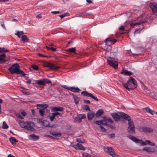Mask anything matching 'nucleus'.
<instances>
[{
	"mask_svg": "<svg viewBox=\"0 0 157 157\" xmlns=\"http://www.w3.org/2000/svg\"><path fill=\"white\" fill-rule=\"evenodd\" d=\"M44 67H49L51 69L54 70H57L59 68V67L56 66L52 63L48 62L44 63Z\"/></svg>",
	"mask_w": 157,
	"mask_h": 157,
	"instance_id": "nucleus-6",
	"label": "nucleus"
},
{
	"mask_svg": "<svg viewBox=\"0 0 157 157\" xmlns=\"http://www.w3.org/2000/svg\"><path fill=\"white\" fill-rule=\"evenodd\" d=\"M48 107L47 104H38L37 105V108L40 110H44Z\"/></svg>",
	"mask_w": 157,
	"mask_h": 157,
	"instance_id": "nucleus-22",
	"label": "nucleus"
},
{
	"mask_svg": "<svg viewBox=\"0 0 157 157\" xmlns=\"http://www.w3.org/2000/svg\"><path fill=\"white\" fill-rule=\"evenodd\" d=\"M9 140L11 144L13 145H15L16 142H17V141L13 137H10L9 139Z\"/></svg>",
	"mask_w": 157,
	"mask_h": 157,
	"instance_id": "nucleus-32",
	"label": "nucleus"
},
{
	"mask_svg": "<svg viewBox=\"0 0 157 157\" xmlns=\"http://www.w3.org/2000/svg\"><path fill=\"white\" fill-rule=\"evenodd\" d=\"M101 124L102 125H106V121L104 120H101Z\"/></svg>",
	"mask_w": 157,
	"mask_h": 157,
	"instance_id": "nucleus-53",
	"label": "nucleus"
},
{
	"mask_svg": "<svg viewBox=\"0 0 157 157\" xmlns=\"http://www.w3.org/2000/svg\"><path fill=\"white\" fill-rule=\"evenodd\" d=\"M109 138H112L115 136V134L114 133H112L111 134H109L108 135Z\"/></svg>",
	"mask_w": 157,
	"mask_h": 157,
	"instance_id": "nucleus-44",
	"label": "nucleus"
},
{
	"mask_svg": "<svg viewBox=\"0 0 157 157\" xmlns=\"http://www.w3.org/2000/svg\"><path fill=\"white\" fill-rule=\"evenodd\" d=\"M37 121L39 123H42L43 125L46 127H50L49 126V122L47 121L43 120L42 119L38 118L37 119Z\"/></svg>",
	"mask_w": 157,
	"mask_h": 157,
	"instance_id": "nucleus-11",
	"label": "nucleus"
},
{
	"mask_svg": "<svg viewBox=\"0 0 157 157\" xmlns=\"http://www.w3.org/2000/svg\"><path fill=\"white\" fill-rule=\"evenodd\" d=\"M8 128V126L5 121L3 123L2 128L4 129H7Z\"/></svg>",
	"mask_w": 157,
	"mask_h": 157,
	"instance_id": "nucleus-39",
	"label": "nucleus"
},
{
	"mask_svg": "<svg viewBox=\"0 0 157 157\" xmlns=\"http://www.w3.org/2000/svg\"><path fill=\"white\" fill-rule=\"evenodd\" d=\"M54 116L56 117V116L59 115L60 113L58 112H55V113H53Z\"/></svg>",
	"mask_w": 157,
	"mask_h": 157,
	"instance_id": "nucleus-59",
	"label": "nucleus"
},
{
	"mask_svg": "<svg viewBox=\"0 0 157 157\" xmlns=\"http://www.w3.org/2000/svg\"><path fill=\"white\" fill-rule=\"evenodd\" d=\"M44 79V82H45V83H51V82L50 80L47 79Z\"/></svg>",
	"mask_w": 157,
	"mask_h": 157,
	"instance_id": "nucleus-49",
	"label": "nucleus"
},
{
	"mask_svg": "<svg viewBox=\"0 0 157 157\" xmlns=\"http://www.w3.org/2000/svg\"><path fill=\"white\" fill-rule=\"evenodd\" d=\"M127 53L129 55H133L130 50H127ZM134 56L135 55V54H133Z\"/></svg>",
	"mask_w": 157,
	"mask_h": 157,
	"instance_id": "nucleus-50",
	"label": "nucleus"
},
{
	"mask_svg": "<svg viewBox=\"0 0 157 157\" xmlns=\"http://www.w3.org/2000/svg\"><path fill=\"white\" fill-rule=\"evenodd\" d=\"M71 146L77 150L85 151L86 148L81 144L77 143L75 144L71 145Z\"/></svg>",
	"mask_w": 157,
	"mask_h": 157,
	"instance_id": "nucleus-9",
	"label": "nucleus"
},
{
	"mask_svg": "<svg viewBox=\"0 0 157 157\" xmlns=\"http://www.w3.org/2000/svg\"><path fill=\"white\" fill-rule=\"evenodd\" d=\"M20 66L17 63H15L10 67L8 70L12 74H19L23 76L25 75V74L24 71L20 70Z\"/></svg>",
	"mask_w": 157,
	"mask_h": 157,
	"instance_id": "nucleus-1",
	"label": "nucleus"
},
{
	"mask_svg": "<svg viewBox=\"0 0 157 157\" xmlns=\"http://www.w3.org/2000/svg\"><path fill=\"white\" fill-rule=\"evenodd\" d=\"M32 67L34 70H37L38 69V67L36 65H33L32 66Z\"/></svg>",
	"mask_w": 157,
	"mask_h": 157,
	"instance_id": "nucleus-46",
	"label": "nucleus"
},
{
	"mask_svg": "<svg viewBox=\"0 0 157 157\" xmlns=\"http://www.w3.org/2000/svg\"><path fill=\"white\" fill-rule=\"evenodd\" d=\"M140 130L141 132H145L147 133H150L153 131L152 128L147 127H142L140 128Z\"/></svg>",
	"mask_w": 157,
	"mask_h": 157,
	"instance_id": "nucleus-13",
	"label": "nucleus"
},
{
	"mask_svg": "<svg viewBox=\"0 0 157 157\" xmlns=\"http://www.w3.org/2000/svg\"><path fill=\"white\" fill-rule=\"evenodd\" d=\"M94 124H98V125H100L101 124V120L100 121H94Z\"/></svg>",
	"mask_w": 157,
	"mask_h": 157,
	"instance_id": "nucleus-47",
	"label": "nucleus"
},
{
	"mask_svg": "<svg viewBox=\"0 0 157 157\" xmlns=\"http://www.w3.org/2000/svg\"><path fill=\"white\" fill-rule=\"evenodd\" d=\"M51 13L53 14H58L60 13L59 11H53L51 12Z\"/></svg>",
	"mask_w": 157,
	"mask_h": 157,
	"instance_id": "nucleus-57",
	"label": "nucleus"
},
{
	"mask_svg": "<svg viewBox=\"0 0 157 157\" xmlns=\"http://www.w3.org/2000/svg\"><path fill=\"white\" fill-rule=\"evenodd\" d=\"M62 87L64 88L65 89H67V90H70V87H68L66 85H63L62 86Z\"/></svg>",
	"mask_w": 157,
	"mask_h": 157,
	"instance_id": "nucleus-54",
	"label": "nucleus"
},
{
	"mask_svg": "<svg viewBox=\"0 0 157 157\" xmlns=\"http://www.w3.org/2000/svg\"><path fill=\"white\" fill-rule=\"evenodd\" d=\"M100 128L103 131L105 132L106 131V129L102 126L100 125Z\"/></svg>",
	"mask_w": 157,
	"mask_h": 157,
	"instance_id": "nucleus-58",
	"label": "nucleus"
},
{
	"mask_svg": "<svg viewBox=\"0 0 157 157\" xmlns=\"http://www.w3.org/2000/svg\"><path fill=\"white\" fill-rule=\"evenodd\" d=\"M46 47L47 48L48 50H51L52 51H55L56 50V48H54L52 47H49L46 46Z\"/></svg>",
	"mask_w": 157,
	"mask_h": 157,
	"instance_id": "nucleus-36",
	"label": "nucleus"
},
{
	"mask_svg": "<svg viewBox=\"0 0 157 157\" xmlns=\"http://www.w3.org/2000/svg\"><path fill=\"white\" fill-rule=\"evenodd\" d=\"M106 120H107L108 122H110L112 123H113V120L109 118H107Z\"/></svg>",
	"mask_w": 157,
	"mask_h": 157,
	"instance_id": "nucleus-52",
	"label": "nucleus"
},
{
	"mask_svg": "<svg viewBox=\"0 0 157 157\" xmlns=\"http://www.w3.org/2000/svg\"><path fill=\"white\" fill-rule=\"evenodd\" d=\"M84 102L86 104H90V101L88 100H84Z\"/></svg>",
	"mask_w": 157,
	"mask_h": 157,
	"instance_id": "nucleus-61",
	"label": "nucleus"
},
{
	"mask_svg": "<svg viewBox=\"0 0 157 157\" xmlns=\"http://www.w3.org/2000/svg\"><path fill=\"white\" fill-rule=\"evenodd\" d=\"M21 114L23 116H25L26 115V113L25 111H23L21 112Z\"/></svg>",
	"mask_w": 157,
	"mask_h": 157,
	"instance_id": "nucleus-62",
	"label": "nucleus"
},
{
	"mask_svg": "<svg viewBox=\"0 0 157 157\" xmlns=\"http://www.w3.org/2000/svg\"><path fill=\"white\" fill-rule=\"evenodd\" d=\"M121 116L124 119L128 121V122L132 121L130 117L128 115L124 113H121Z\"/></svg>",
	"mask_w": 157,
	"mask_h": 157,
	"instance_id": "nucleus-14",
	"label": "nucleus"
},
{
	"mask_svg": "<svg viewBox=\"0 0 157 157\" xmlns=\"http://www.w3.org/2000/svg\"><path fill=\"white\" fill-rule=\"evenodd\" d=\"M89 14L86 12H83L77 14L76 17H84L86 16L89 15Z\"/></svg>",
	"mask_w": 157,
	"mask_h": 157,
	"instance_id": "nucleus-27",
	"label": "nucleus"
},
{
	"mask_svg": "<svg viewBox=\"0 0 157 157\" xmlns=\"http://www.w3.org/2000/svg\"><path fill=\"white\" fill-rule=\"evenodd\" d=\"M39 112L41 116L43 117L44 115L45 111L44 110H40Z\"/></svg>",
	"mask_w": 157,
	"mask_h": 157,
	"instance_id": "nucleus-42",
	"label": "nucleus"
},
{
	"mask_svg": "<svg viewBox=\"0 0 157 157\" xmlns=\"http://www.w3.org/2000/svg\"><path fill=\"white\" fill-rule=\"evenodd\" d=\"M27 122L28 121L25 122L22 121L20 122L19 125L22 128H25Z\"/></svg>",
	"mask_w": 157,
	"mask_h": 157,
	"instance_id": "nucleus-30",
	"label": "nucleus"
},
{
	"mask_svg": "<svg viewBox=\"0 0 157 157\" xmlns=\"http://www.w3.org/2000/svg\"><path fill=\"white\" fill-rule=\"evenodd\" d=\"M33 124L34 123L33 122L30 121H28L27 124L26 125L25 128L32 131H34L35 129L32 126V125H33Z\"/></svg>",
	"mask_w": 157,
	"mask_h": 157,
	"instance_id": "nucleus-12",
	"label": "nucleus"
},
{
	"mask_svg": "<svg viewBox=\"0 0 157 157\" xmlns=\"http://www.w3.org/2000/svg\"><path fill=\"white\" fill-rule=\"evenodd\" d=\"M63 14H64V17L69 16L70 15V14L68 13H66Z\"/></svg>",
	"mask_w": 157,
	"mask_h": 157,
	"instance_id": "nucleus-60",
	"label": "nucleus"
},
{
	"mask_svg": "<svg viewBox=\"0 0 157 157\" xmlns=\"http://www.w3.org/2000/svg\"><path fill=\"white\" fill-rule=\"evenodd\" d=\"M79 118H80L81 119L86 118V115L84 114H80L79 115Z\"/></svg>",
	"mask_w": 157,
	"mask_h": 157,
	"instance_id": "nucleus-45",
	"label": "nucleus"
},
{
	"mask_svg": "<svg viewBox=\"0 0 157 157\" xmlns=\"http://www.w3.org/2000/svg\"><path fill=\"white\" fill-rule=\"evenodd\" d=\"M107 60L108 64L110 66H113L115 69L117 68L118 65V62L115 60L114 59L109 57L108 58Z\"/></svg>",
	"mask_w": 157,
	"mask_h": 157,
	"instance_id": "nucleus-3",
	"label": "nucleus"
},
{
	"mask_svg": "<svg viewBox=\"0 0 157 157\" xmlns=\"http://www.w3.org/2000/svg\"><path fill=\"white\" fill-rule=\"evenodd\" d=\"M76 141L79 143H84V141H82L81 139L79 138H78L76 139Z\"/></svg>",
	"mask_w": 157,
	"mask_h": 157,
	"instance_id": "nucleus-51",
	"label": "nucleus"
},
{
	"mask_svg": "<svg viewBox=\"0 0 157 157\" xmlns=\"http://www.w3.org/2000/svg\"><path fill=\"white\" fill-rule=\"evenodd\" d=\"M8 50L4 48L0 47V52L2 53L3 52H8Z\"/></svg>",
	"mask_w": 157,
	"mask_h": 157,
	"instance_id": "nucleus-38",
	"label": "nucleus"
},
{
	"mask_svg": "<svg viewBox=\"0 0 157 157\" xmlns=\"http://www.w3.org/2000/svg\"><path fill=\"white\" fill-rule=\"evenodd\" d=\"M149 6L153 13H157V4L155 3H150Z\"/></svg>",
	"mask_w": 157,
	"mask_h": 157,
	"instance_id": "nucleus-10",
	"label": "nucleus"
},
{
	"mask_svg": "<svg viewBox=\"0 0 157 157\" xmlns=\"http://www.w3.org/2000/svg\"><path fill=\"white\" fill-rule=\"evenodd\" d=\"M111 115L116 121H117L120 120V116L117 113H112Z\"/></svg>",
	"mask_w": 157,
	"mask_h": 157,
	"instance_id": "nucleus-16",
	"label": "nucleus"
},
{
	"mask_svg": "<svg viewBox=\"0 0 157 157\" xmlns=\"http://www.w3.org/2000/svg\"><path fill=\"white\" fill-rule=\"evenodd\" d=\"M55 116H54L53 113H52L49 116L50 121H52L54 119Z\"/></svg>",
	"mask_w": 157,
	"mask_h": 157,
	"instance_id": "nucleus-37",
	"label": "nucleus"
},
{
	"mask_svg": "<svg viewBox=\"0 0 157 157\" xmlns=\"http://www.w3.org/2000/svg\"><path fill=\"white\" fill-rule=\"evenodd\" d=\"M74 99L75 104H78L79 101V98L77 97H74Z\"/></svg>",
	"mask_w": 157,
	"mask_h": 157,
	"instance_id": "nucleus-40",
	"label": "nucleus"
},
{
	"mask_svg": "<svg viewBox=\"0 0 157 157\" xmlns=\"http://www.w3.org/2000/svg\"><path fill=\"white\" fill-rule=\"evenodd\" d=\"M0 63H2L8 61L9 58L5 54H0Z\"/></svg>",
	"mask_w": 157,
	"mask_h": 157,
	"instance_id": "nucleus-7",
	"label": "nucleus"
},
{
	"mask_svg": "<svg viewBox=\"0 0 157 157\" xmlns=\"http://www.w3.org/2000/svg\"><path fill=\"white\" fill-rule=\"evenodd\" d=\"M122 84L125 88L128 90H130L132 89V88H129L128 86V84L127 83H122Z\"/></svg>",
	"mask_w": 157,
	"mask_h": 157,
	"instance_id": "nucleus-35",
	"label": "nucleus"
},
{
	"mask_svg": "<svg viewBox=\"0 0 157 157\" xmlns=\"http://www.w3.org/2000/svg\"><path fill=\"white\" fill-rule=\"evenodd\" d=\"M29 139L33 141H36L38 140L39 137V136H36L35 134H31L29 136Z\"/></svg>",
	"mask_w": 157,
	"mask_h": 157,
	"instance_id": "nucleus-17",
	"label": "nucleus"
},
{
	"mask_svg": "<svg viewBox=\"0 0 157 157\" xmlns=\"http://www.w3.org/2000/svg\"><path fill=\"white\" fill-rule=\"evenodd\" d=\"M121 73L124 75L127 76L131 75L132 74V72L131 71H128L127 70H124V69H123L122 70V71L121 72Z\"/></svg>",
	"mask_w": 157,
	"mask_h": 157,
	"instance_id": "nucleus-19",
	"label": "nucleus"
},
{
	"mask_svg": "<svg viewBox=\"0 0 157 157\" xmlns=\"http://www.w3.org/2000/svg\"><path fill=\"white\" fill-rule=\"evenodd\" d=\"M94 112H89L87 113V117L89 120L90 121L92 120L95 115Z\"/></svg>",
	"mask_w": 157,
	"mask_h": 157,
	"instance_id": "nucleus-23",
	"label": "nucleus"
},
{
	"mask_svg": "<svg viewBox=\"0 0 157 157\" xmlns=\"http://www.w3.org/2000/svg\"><path fill=\"white\" fill-rule=\"evenodd\" d=\"M131 82L136 87L137 86V84L136 80L133 77H131L128 80V82Z\"/></svg>",
	"mask_w": 157,
	"mask_h": 157,
	"instance_id": "nucleus-21",
	"label": "nucleus"
},
{
	"mask_svg": "<svg viewBox=\"0 0 157 157\" xmlns=\"http://www.w3.org/2000/svg\"><path fill=\"white\" fill-rule=\"evenodd\" d=\"M67 52L71 53H75L76 49L75 47H73L71 48H69L66 50Z\"/></svg>",
	"mask_w": 157,
	"mask_h": 157,
	"instance_id": "nucleus-33",
	"label": "nucleus"
},
{
	"mask_svg": "<svg viewBox=\"0 0 157 157\" xmlns=\"http://www.w3.org/2000/svg\"><path fill=\"white\" fill-rule=\"evenodd\" d=\"M103 110L102 109H100L97 112L96 114V116L97 117H100L103 114Z\"/></svg>",
	"mask_w": 157,
	"mask_h": 157,
	"instance_id": "nucleus-29",
	"label": "nucleus"
},
{
	"mask_svg": "<svg viewBox=\"0 0 157 157\" xmlns=\"http://www.w3.org/2000/svg\"><path fill=\"white\" fill-rule=\"evenodd\" d=\"M119 30H121V31H123L124 30V26H121L119 28Z\"/></svg>",
	"mask_w": 157,
	"mask_h": 157,
	"instance_id": "nucleus-56",
	"label": "nucleus"
},
{
	"mask_svg": "<svg viewBox=\"0 0 157 157\" xmlns=\"http://www.w3.org/2000/svg\"><path fill=\"white\" fill-rule=\"evenodd\" d=\"M146 21H147L143 19V20H140V22H136V23H132L131 24V26H132L135 25H140L143 23H146Z\"/></svg>",
	"mask_w": 157,
	"mask_h": 157,
	"instance_id": "nucleus-24",
	"label": "nucleus"
},
{
	"mask_svg": "<svg viewBox=\"0 0 157 157\" xmlns=\"http://www.w3.org/2000/svg\"><path fill=\"white\" fill-rule=\"evenodd\" d=\"M24 33L23 31H17L16 33L15 34V35L17 36L19 38H20L21 35H23Z\"/></svg>",
	"mask_w": 157,
	"mask_h": 157,
	"instance_id": "nucleus-34",
	"label": "nucleus"
},
{
	"mask_svg": "<svg viewBox=\"0 0 157 157\" xmlns=\"http://www.w3.org/2000/svg\"><path fill=\"white\" fill-rule=\"evenodd\" d=\"M63 110V108L61 107H55L53 108L52 109V111L53 112L62 111Z\"/></svg>",
	"mask_w": 157,
	"mask_h": 157,
	"instance_id": "nucleus-26",
	"label": "nucleus"
},
{
	"mask_svg": "<svg viewBox=\"0 0 157 157\" xmlns=\"http://www.w3.org/2000/svg\"><path fill=\"white\" fill-rule=\"evenodd\" d=\"M82 155L84 157H91V155L87 153L82 154Z\"/></svg>",
	"mask_w": 157,
	"mask_h": 157,
	"instance_id": "nucleus-43",
	"label": "nucleus"
},
{
	"mask_svg": "<svg viewBox=\"0 0 157 157\" xmlns=\"http://www.w3.org/2000/svg\"><path fill=\"white\" fill-rule=\"evenodd\" d=\"M105 150L109 155L112 156L113 157H120L117 154L115 153L111 147H107L105 148Z\"/></svg>",
	"mask_w": 157,
	"mask_h": 157,
	"instance_id": "nucleus-4",
	"label": "nucleus"
},
{
	"mask_svg": "<svg viewBox=\"0 0 157 157\" xmlns=\"http://www.w3.org/2000/svg\"><path fill=\"white\" fill-rule=\"evenodd\" d=\"M48 46H49V47H51L52 46H54V44L53 43H49L48 44Z\"/></svg>",
	"mask_w": 157,
	"mask_h": 157,
	"instance_id": "nucleus-63",
	"label": "nucleus"
},
{
	"mask_svg": "<svg viewBox=\"0 0 157 157\" xmlns=\"http://www.w3.org/2000/svg\"><path fill=\"white\" fill-rule=\"evenodd\" d=\"M16 115L17 116L21 119H23L24 118L23 117L21 116L19 113H16Z\"/></svg>",
	"mask_w": 157,
	"mask_h": 157,
	"instance_id": "nucleus-48",
	"label": "nucleus"
},
{
	"mask_svg": "<svg viewBox=\"0 0 157 157\" xmlns=\"http://www.w3.org/2000/svg\"><path fill=\"white\" fill-rule=\"evenodd\" d=\"M70 90L73 92H78L80 90L78 88L75 87L74 86L70 87Z\"/></svg>",
	"mask_w": 157,
	"mask_h": 157,
	"instance_id": "nucleus-25",
	"label": "nucleus"
},
{
	"mask_svg": "<svg viewBox=\"0 0 157 157\" xmlns=\"http://www.w3.org/2000/svg\"><path fill=\"white\" fill-rule=\"evenodd\" d=\"M8 157H15L13 155H12L11 154H9L8 155Z\"/></svg>",
	"mask_w": 157,
	"mask_h": 157,
	"instance_id": "nucleus-64",
	"label": "nucleus"
},
{
	"mask_svg": "<svg viewBox=\"0 0 157 157\" xmlns=\"http://www.w3.org/2000/svg\"><path fill=\"white\" fill-rule=\"evenodd\" d=\"M81 94L86 97H91L96 101H98V99L96 97H95L92 94L89 93L87 91H83L81 92Z\"/></svg>",
	"mask_w": 157,
	"mask_h": 157,
	"instance_id": "nucleus-8",
	"label": "nucleus"
},
{
	"mask_svg": "<svg viewBox=\"0 0 157 157\" xmlns=\"http://www.w3.org/2000/svg\"><path fill=\"white\" fill-rule=\"evenodd\" d=\"M143 150L150 152H154L155 151V149L152 147H144Z\"/></svg>",
	"mask_w": 157,
	"mask_h": 157,
	"instance_id": "nucleus-20",
	"label": "nucleus"
},
{
	"mask_svg": "<svg viewBox=\"0 0 157 157\" xmlns=\"http://www.w3.org/2000/svg\"><path fill=\"white\" fill-rule=\"evenodd\" d=\"M22 92L24 94L26 95H29L30 94L29 92H27L25 91H22Z\"/></svg>",
	"mask_w": 157,
	"mask_h": 157,
	"instance_id": "nucleus-55",
	"label": "nucleus"
},
{
	"mask_svg": "<svg viewBox=\"0 0 157 157\" xmlns=\"http://www.w3.org/2000/svg\"><path fill=\"white\" fill-rule=\"evenodd\" d=\"M143 110L144 111H145L147 113H150L152 115H153L154 113V111L150 109L148 107H147L146 108H143Z\"/></svg>",
	"mask_w": 157,
	"mask_h": 157,
	"instance_id": "nucleus-18",
	"label": "nucleus"
},
{
	"mask_svg": "<svg viewBox=\"0 0 157 157\" xmlns=\"http://www.w3.org/2000/svg\"><path fill=\"white\" fill-rule=\"evenodd\" d=\"M83 108L86 111H90V109L89 106L87 105H85L83 106Z\"/></svg>",
	"mask_w": 157,
	"mask_h": 157,
	"instance_id": "nucleus-41",
	"label": "nucleus"
},
{
	"mask_svg": "<svg viewBox=\"0 0 157 157\" xmlns=\"http://www.w3.org/2000/svg\"><path fill=\"white\" fill-rule=\"evenodd\" d=\"M105 40L107 43H109L110 44H113L117 41L116 40L111 38H107Z\"/></svg>",
	"mask_w": 157,
	"mask_h": 157,
	"instance_id": "nucleus-15",
	"label": "nucleus"
},
{
	"mask_svg": "<svg viewBox=\"0 0 157 157\" xmlns=\"http://www.w3.org/2000/svg\"><path fill=\"white\" fill-rule=\"evenodd\" d=\"M129 126L128 128V130L129 133L135 134V128L134 122L133 121L128 122Z\"/></svg>",
	"mask_w": 157,
	"mask_h": 157,
	"instance_id": "nucleus-5",
	"label": "nucleus"
},
{
	"mask_svg": "<svg viewBox=\"0 0 157 157\" xmlns=\"http://www.w3.org/2000/svg\"><path fill=\"white\" fill-rule=\"evenodd\" d=\"M127 136L128 138H130L134 142L136 143L140 144L142 146L146 145L147 144H148L151 146L155 145V144L154 143H151L149 140H146L145 141V142H144L141 140H139L136 138L135 137L129 135H128Z\"/></svg>",
	"mask_w": 157,
	"mask_h": 157,
	"instance_id": "nucleus-2",
	"label": "nucleus"
},
{
	"mask_svg": "<svg viewBox=\"0 0 157 157\" xmlns=\"http://www.w3.org/2000/svg\"><path fill=\"white\" fill-rule=\"evenodd\" d=\"M36 83L38 85H45V82H44V79H43L42 80H38L36 81Z\"/></svg>",
	"mask_w": 157,
	"mask_h": 157,
	"instance_id": "nucleus-31",
	"label": "nucleus"
},
{
	"mask_svg": "<svg viewBox=\"0 0 157 157\" xmlns=\"http://www.w3.org/2000/svg\"><path fill=\"white\" fill-rule=\"evenodd\" d=\"M21 40L23 42L25 43L29 41V39L26 35H23L21 36Z\"/></svg>",
	"mask_w": 157,
	"mask_h": 157,
	"instance_id": "nucleus-28",
	"label": "nucleus"
}]
</instances>
